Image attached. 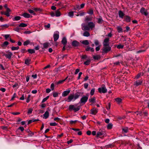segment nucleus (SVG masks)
Instances as JSON below:
<instances>
[{"label": "nucleus", "mask_w": 149, "mask_h": 149, "mask_svg": "<svg viewBox=\"0 0 149 149\" xmlns=\"http://www.w3.org/2000/svg\"><path fill=\"white\" fill-rule=\"evenodd\" d=\"M49 112L47 111H46L43 115V116H44V117H43V118L45 119H47L49 117Z\"/></svg>", "instance_id": "393cba45"}, {"label": "nucleus", "mask_w": 149, "mask_h": 149, "mask_svg": "<svg viewBox=\"0 0 149 149\" xmlns=\"http://www.w3.org/2000/svg\"><path fill=\"white\" fill-rule=\"evenodd\" d=\"M70 89H68V90L64 91L62 93V96L65 97L68 95L70 93Z\"/></svg>", "instance_id": "ddd939ff"}, {"label": "nucleus", "mask_w": 149, "mask_h": 149, "mask_svg": "<svg viewBox=\"0 0 149 149\" xmlns=\"http://www.w3.org/2000/svg\"><path fill=\"white\" fill-rule=\"evenodd\" d=\"M6 52L8 54H6L4 52H2L3 56H5L7 58L10 59L13 55L12 53L11 52L9 51Z\"/></svg>", "instance_id": "0eeeda50"}, {"label": "nucleus", "mask_w": 149, "mask_h": 149, "mask_svg": "<svg viewBox=\"0 0 149 149\" xmlns=\"http://www.w3.org/2000/svg\"><path fill=\"white\" fill-rule=\"evenodd\" d=\"M18 130H19L22 132H23L24 130V128L22 126H20L18 128Z\"/></svg>", "instance_id": "e2e57ef3"}, {"label": "nucleus", "mask_w": 149, "mask_h": 149, "mask_svg": "<svg viewBox=\"0 0 149 149\" xmlns=\"http://www.w3.org/2000/svg\"><path fill=\"white\" fill-rule=\"evenodd\" d=\"M95 26V24L93 22H90L88 23V25L84 26V28L82 29L84 30H89L90 28L92 29L94 28Z\"/></svg>", "instance_id": "7ed1b4c3"}, {"label": "nucleus", "mask_w": 149, "mask_h": 149, "mask_svg": "<svg viewBox=\"0 0 149 149\" xmlns=\"http://www.w3.org/2000/svg\"><path fill=\"white\" fill-rule=\"evenodd\" d=\"M81 94V93L80 92H77L74 95L70 94L68 96L67 99L65 100V101L69 102L73 100V101H74L79 98Z\"/></svg>", "instance_id": "f03ea898"}, {"label": "nucleus", "mask_w": 149, "mask_h": 149, "mask_svg": "<svg viewBox=\"0 0 149 149\" xmlns=\"http://www.w3.org/2000/svg\"><path fill=\"white\" fill-rule=\"evenodd\" d=\"M95 88H93L91 90V92H90V94L91 95H93L95 91Z\"/></svg>", "instance_id": "de8ad7c7"}, {"label": "nucleus", "mask_w": 149, "mask_h": 149, "mask_svg": "<svg viewBox=\"0 0 149 149\" xmlns=\"http://www.w3.org/2000/svg\"><path fill=\"white\" fill-rule=\"evenodd\" d=\"M9 44V43L8 41H5L1 45V46L2 47H6Z\"/></svg>", "instance_id": "c85d7f7f"}, {"label": "nucleus", "mask_w": 149, "mask_h": 149, "mask_svg": "<svg viewBox=\"0 0 149 149\" xmlns=\"http://www.w3.org/2000/svg\"><path fill=\"white\" fill-rule=\"evenodd\" d=\"M31 60L30 59H26L25 60L24 63L27 65H29L31 63Z\"/></svg>", "instance_id": "412c9836"}, {"label": "nucleus", "mask_w": 149, "mask_h": 149, "mask_svg": "<svg viewBox=\"0 0 149 149\" xmlns=\"http://www.w3.org/2000/svg\"><path fill=\"white\" fill-rule=\"evenodd\" d=\"M83 35L84 36L88 37L90 36V34L88 32L86 31L84 33Z\"/></svg>", "instance_id": "58836bf2"}, {"label": "nucleus", "mask_w": 149, "mask_h": 149, "mask_svg": "<svg viewBox=\"0 0 149 149\" xmlns=\"http://www.w3.org/2000/svg\"><path fill=\"white\" fill-rule=\"evenodd\" d=\"M10 35L9 34H6L4 35V36L5 38V39L6 40H7V39L9 37Z\"/></svg>", "instance_id": "69168bd1"}, {"label": "nucleus", "mask_w": 149, "mask_h": 149, "mask_svg": "<svg viewBox=\"0 0 149 149\" xmlns=\"http://www.w3.org/2000/svg\"><path fill=\"white\" fill-rule=\"evenodd\" d=\"M63 135V133H62L61 134H58L57 135V139H60L61 137H62Z\"/></svg>", "instance_id": "4d7b16f0"}, {"label": "nucleus", "mask_w": 149, "mask_h": 149, "mask_svg": "<svg viewBox=\"0 0 149 149\" xmlns=\"http://www.w3.org/2000/svg\"><path fill=\"white\" fill-rule=\"evenodd\" d=\"M85 50L86 51H90L91 52H93L94 51V49L93 48H91L89 46H88L86 48Z\"/></svg>", "instance_id": "a211bd4d"}, {"label": "nucleus", "mask_w": 149, "mask_h": 149, "mask_svg": "<svg viewBox=\"0 0 149 149\" xmlns=\"http://www.w3.org/2000/svg\"><path fill=\"white\" fill-rule=\"evenodd\" d=\"M92 19V17L86 16L85 18V22H88V21H91Z\"/></svg>", "instance_id": "5701e85b"}, {"label": "nucleus", "mask_w": 149, "mask_h": 149, "mask_svg": "<svg viewBox=\"0 0 149 149\" xmlns=\"http://www.w3.org/2000/svg\"><path fill=\"white\" fill-rule=\"evenodd\" d=\"M77 106L76 104L75 105H70L69 106V110L70 111L73 110L74 112H76L79 111L80 109V106H78L77 107H75V106Z\"/></svg>", "instance_id": "20e7f679"}, {"label": "nucleus", "mask_w": 149, "mask_h": 149, "mask_svg": "<svg viewBox=\"0 0 149 149\" xmlns=\"http://www.w3.org/2000/svg\"><path fill=\"white\" fill-rule=\"evenodd\" d=\"M111 104L109 102L107 104V105L106 106V108L107 110L110 109Z\"/></svg>", "instance_id": "5fc2aeb1"}, {"label": "nucleus", "mask_w": 149, "mask_h": 149, "mask_svg": "<svg viewBox=\"0 0 149 149\" xmlns=\"http://www.w3.org/2000/svg\"><path fill=\"white\" fill-rule=\"evenodd\" d=\"M22 16L26 18H29V17H32V16L30 15V14L26 13H23L22 14Z\"/></svg>", "instance_id": "dca6fc26"}, {"label": "nucleus", "mask_w": 149, "mask_h": 149, "mask_svg": "<svg viewBox=\"0 0 149 149\" xmlns=\"http://www.w3.org/2000/svg\"><path fill=\"white\" fill-rule=\"evenodd\" d=\"M53 96L54 97H57L58 96V93L57 92H53Z\"/></svg>", "instance_id": "09e8293b"}, {"label": "nucleus", "mask_w": 149, "mask_h": 149, "mask_svg": "<svg viewBox=\"0 0 149 149\" xmlns=\"http://www.w3.org/2000/svg\"><path fill=\"white\" fill-rule=\"evenodd\" d=\"M27 26V24H26L24 23H22L19 25V27H25Z\"/></svg>", "instance_id": "a18cd8bd"}, {"label": "nucleus", "mask_w": 149, "mask_h": 149, "mask_svg": "<svg viewBox=\"0 0 149 149\" xmlns=\"http://www.w3.org/2000/svg\"><path fill=\"white\" fill-rule=\"evenodd\" d=\"M90 113L94 115H95L98 112V109L96 108H93L91 110Z\"/></svg>", "instance_id": "f8f14e48"}, {"label": "nucleus", "mask_w": 149, "mask_h": 149, "mask_svg": "<svg viewBox=\"0 0 149 149\" xmlns=\"http://www.w3.org/2000/svg\"><path fill=\"white\" fill-rule=\"evenodd\" d=\"M89 102L92 103H94L95 102V97H93V98L89 99Z\"/></svg>", "instance_id": "473e14b6"}, {"label": "nucleus", "mask_w": 149, "mask_h": 149, "mask_svg": "<svg viewBox=\"0 0 149 149\" xmlns=\"http://www.w3.org/2000/svg\"><path fill=\"white\" fill-rule=\"evenodd\" d=\"M21 17L19 16H16L13 18V21H18L21 19Z\"/></svg>", "instance_id": "72a5a7b5"}, {"label": "nucleus", "mask_w": 149, "mask_h": 149, "mask_svg": "<svg viewBox=\"0 0 149 149\" xmlns=\"http://www.w3.org/2000/svg\"><path fill=\"white\" fill-rule=\"evenodd\" d=\"M30 41L29 40H27L24 42L23 45L24 46H27L28 45L30 44Z\"/></svg>", "instance_id": "4c0bfd02"}, {"label": "nucleus", "mask_w": 149, "mask_h": 149, "mask_svg": "<svg viewBox=\"0 0 149 149\" xmlns=\"http://www.w3.org/2000/svg\"><path fill=\"white\" fill-rule=\"evenodd\" d=\"M98 91L99 93H104L107 92V90L105 86L99 88H98Z\"/></svg>", "instance_id": "6e6552de"}, {"label": "nucleus", "mask_w": 149, "mask_h": 149, "mask_svg": "<svg viewBox=\"0 0 149 149\" xmlns=\"http://www.w3.org/2000/svg\"><path fill=\"white\" fill-rule=\"evenodd\" d=\"M123 131L125 133H127L128 132V128L126 127L122 129Z\"/></svg>", "instance_id": "a19ab883"}, {"label": "nucleus", "mask_w": 149, "mask_h": 149, "mask_svg": "<svg viewBox=\"0 0 149 149\" xmlns=\"http://www.w3.org/2000/svg\"><path fill=\"white\" fill-rule=\"evenodd\" d=\"M91 60L90 59H88L86 61L84 62V64L86 65H89L91 63Z\"/></svg>", "instance_id": "c756f323"}, {"label": "nucleus", "mask_w": 149, "mask_h": 149, "mask_svg": "<svg viewBox=\"0 0 149 149\" xmlns=\"http://www.w3.org/2000/svg\"><path fill=\"white\" fill-rule=\"evenodd\" d=\"M50 44L49 43L46 42L43 44V48L45 49L47 48L49 46V45Z\"/></svg>", "instance_id": "7c9ffc66"}, {"label": "nucleus", "mask_w": 149, "mask_h": 149, "mask_svg": "<svg viewBox=\"0 0 149 149\" xmlns=\"http://www.w3.org/2000/svg\"><path fill=\"white\" fill-rule=\"evenodd\" d=\"M33 109L32 108H31L28 109L27 114L28 115L31 114L32 112Z\"/></svg>", "instance_id": "37998d69"}, {"label": "nucleus", "mask_w": 149, "mask_h": 149, "mask_svg": "<svg viewBox=\"0 0 149 149\" xmlns=\"http://www.w3.org/2000/svg\"><path fill=\"white\" fill-rule=\"evenodd\" d=\"M81 59H85L87 58V56L86 55H83L81 57Z\"/></svg>", "instance_id": "774afa93"}, {"label": "nucleus", "mask_w": 149, "mask_h": 149, "mask_svg": "<svg viewBox=\"0 0 149 149\" xmlns=\"http://www.w3.org/2000/svg\"><path fill=\"white\" fill-rule=\"evenodd\" d=\"M115 47H116L117 48L119 49H122L124 47V45H122L121 44H120L117 45H114Z\"/></svg>", "instance_id": "bb28decb"}, {"label": "nucleus", "mask_w": 149, "mask_h": 149, "mask_svg": "<svg viewBox=\"0 0 149 149\" xmlns=\"http://www.w3.org/2000/svg\"><path fill=\"white\" fill-rule=\"evenodd\" d=\"M78 122V121L77 120H75L74 121L73 120H70V124L71 125H72L73 124H75L77 122Z\"/></svg>", "instance_id": "49530a36"}, {"label": "nucleus", "mask_w": 149, "mask_h": 149, "mask_svg": "<svg viewBox=\"0 0 149 149\" xmlns=\"http://www.w3.org/2000/svg\"><path fill=\"white\" fill-rule=\"evenodd\" d=\"M81 43L86 45H87L89 44L88 41L87 40H83L81 42Z\"/></svg>", "instance_id": "c9c22d12"}, {"label": "nucleus", "mask_w": 149, "mask_h": 149, "mask_svg": "<svg viewBox=\"0 0 149 149\" xmlns=\"http://www.w3.org/2000/svg\"><path fill=\"white\" fill-rule=\"evenodd\" d=\"M18 26L16 28L14 29V30L17 32H19L20 30V29Z\"/></svg>", "instance_id": "680f3d73"}, {"label": "nucleus", "mask_w": 149, "mask_h": 149, "mask_svg": "<svg viewBox=\"0 0 149 149\" xmlns=\"http://www.w3.org/2000/svg\"><path fill=\"white\" fill-rule=\"evenodd\" d=\"M27 52L30 54H32L35 52V50L33 49H28L27 50Z\"/></svg>", "instance_id": "cd10ccee"}, {"label": "nucleus", "mask_w": 149, "mask_h": 149, "mask_svg": "<svg viewBox=\"0 0 149 149\" xmlns=\"http://www.w3.org/2000/svg\"><path fill=\"white\" fill-rule=\"evenodd\" d=\"M118 14L119 16L122 19L123 18L125 14L122 11L120 10L118 12Z\"/></svg>", "instance_id": "2eb2a0df"}, {"label": "nucleus", "mask_w": 149, "mask_h": 149, "mask_svg": "<svg viewBox=\"0 0 149 149\" xmlns=\"http://www.w3.org/2000/svg\"><path fill=\"white\" fill-rule=\"evenodd\" d=\"M102 136V137H104L106 136V133L104 130H100L97 133L96 135V137L101 138L100 136Z\"/></svg>", "instance_id": "39448f33"}, {"label": "nucleus", "mask_w": 149, "mask_h": 149, "mask_svg": "<svg viewBox=\"0 0 149 149\" xmlns=\"http://www.w3.org/2000/svg\"><path fill=\"white\" fill-rule=\"evenodd\" d=\"M27 52V50L25 49H22L21 50V52L22 53H24Z\"/></svg>", "instance_id": "8fccbe9b"}, {"label": "nucleus", "mask_w": 149, "mask_h": 149, "mask_svg": "<svg viewBox=\"0 0 149 149\" xmlns=\"http://www.w3.org/2000/svg\"><path fill=\"white\" fill-rule=\"evenodd\" d=\"M63 45H66L67 43V40L66 38L65 37H63L61 41Z\"/></svg>", "instance_id": "4be33fe9"}, {"label": "nucleus", "mask_w": 149, "mask_h": 149, "mask_svg": "<svg viewBox=\"0 0 149 149\" xmlns=\"http://www.w3.org/2000/svg\"><path fill=\"white\" fill-rule=\"evenodd\" d=\"M80 45L79 42L76 40H74L72 42V45L74 47L80 46Z\"/></svg>", "instance_id": "1a4fd4ad"}, {"label": "nucleus", "mask_w": 149, "mask_h": 149, "mask_svg": "<svg viewBox=\"0 0 149 149\" xmlns=\"http://www.w3.org/2000/svg\"><path fill=\"white\" fill-rule=\"evenodd\" d=\"M109 38H106L104 40V47L102 52V54L107 53L109 52L111 50V48L110 47L109 43Z\"/></svg>", "instance_id": "f257e3e1"}, {"label": "nucleus", "mask_w": 149, "mask_h": 149, "mask_svg": "<svg viewBox=\"0 0 149 149\" xmlns=\"http://www.w3.org/2000/svg\"><path fill=\"white\" fill-rule=\"evenodd\" d=\"M88 95L86 94V96L82 97L79 103H83V104H85L88 100Z\"/></svg>", "instance_id": "423d86ee"}, {"label": "nucleus", "mask_w": 149, "mask_h": 149, "mask_svg": "<svg viewBox=\"0 0 149 149\" xmlns=\"http://www.w3.org/2000/svg\"><path fill=\"white\" fill-rule=\"evenodd\" d=\"M115 101L118 104H120L122 102V100L120 97H117L115 99Z\"/></svg>", "instance_id": "b1692460"}, {"label": "nucleus", "mask_w": 149, "mask_h": 149, "mask_svg": "<svg viewBox=\"0 0 149 149\" xmlns=\"http://www.w3.org/2000/svg\"><path fill=\"white\" fill-rule=\"evenodd\" d=\"M2 28H7L9 26V25L7 24L2 25L0 26Z\"/></svg>", "instance_id": "864d4df0"}, {"label": "nucleus", "mask_w": 149, "mask_h": 149, "mask_svg": "<svg viewBox=\"0 0 149 149\" xmlns=\"http://www.w3.org/2000/svg\"><path fill=\"white\" fill-rule=\"evenodd\" d=\"M141 72H140L138 73L137 75H136L134 79H139L141 75Z\"/></svg>", "instance_id": "c03bdc74"}, {"label": "nucleus", "mask_w": 149, "mask_h": 149, "mask_svg": "<svg viewBox=\"0 0 149 149\" xmlns=\"http://www.w3.org/2000/svg\"><path fill=\"white\" fill-rule=\"evenodd\" d=\"M33 9L36 12H39L40 13H41L43 11V9L40 8H34Z\"/></svg>", "instance_id": "6ab92c4d"}, {"label": "nucleus", "mask_w": 149, "mask_h": 149, "mask_svg": "<svg viewBox=\"0 0 149 149\" xmlns=\"http://www.w3.org/2000/svg\"><path fill=\"white\" fill-rule=\"evenodd\" d=\"M59 9L55 11V16L57 17H59L61 15V13L59 11Z\"/></svg>", "instance_id": "a878e982"}, {"label": "nucleus", "mask_w": 149, "mask_h": 149, "mask_svg": "<svg viewBox=\"0 0 149 149\" xmlns=\"http://www.w3.org/2000/svg\"><path fill=\"white\" fill-rule=\"evenodd\" d=\"M54 83H52L51 85V88L52 90H53L54 89Z\"/></svg>", "instance_id": "0e129e2a"}, {"label": "nucleus", "mask_w": 149, "mask_h": 149, "mask_svg": "<svg viewBox=\"0 0 149 149\" xmlns=\"http://www.w3.org/2000/svg\"><path fill=\"white\" fill-rule=\"evenodd\" d=\"M74 13H76V11H70L68 13V15L71 17H72L74 16Z\"/></svg>", "instance_id": "e433bc0d"}, {"label": "nucleus", "mask_w": 149, "mask_h": 149, "mask_svg": "<svg viewBox=\"0 0 149 149\" xmlns=\"http://www.w3.org/2000/svg\"><path fill=\"white\" fill-rule=\"evenodd\" d=\"M112 124L111 123H109L107 125V128L108 129L110 130L112 128Z\"/></svg>", "instance_id": "79ce46f5"}, {"label": "nucleus", "mask_w": 149, "mask_h": 149, "mask_svg": "<svg viewBox=\"0 0 149 149\" xmlns=\"http://www.w3.org/2000/svg\"><path fill=\"white\" fill-rule=\"evenodd\" d=\"M16 102H14L12 103V104H11L10 105H8L7 106V107H12L14 105L16 104Z\"/></svg>", "instance_id": "bf43d9fd"}, {"label": "nucleus", "mask_w": 149, "mask_h": 149, "mask_svg": "<svg viewBox=\"0 0 149 149\" xmlns=\"http://www.w3.org/2000/svg\"><path fill=\"white\" fill-rule=\"evenodd\" d=\"M107 148H111L113 147L114 146L112 144H109L108 145H106L105 146Z\"/></svg>", "instance_id": "603ef678"}, {"label": "nucleus", "mask_w": 149, "mask_h": 149, "mask_svg": "<svg viewBox=\"0 0 149 149\" xmlns=\"http://www.w3.org/2000/svg\"><path fill=\"white\" fill-rule=\"evenodd\" d=\"M31 97V95H29L28 97L26 98V102L27 103H29L30 101V97Z\"/></svg>", "instance_id": "13d9d810"}, {"label": "nucleus", "mask_w": 149, "mask_h": 149, "mask_svg": "<svg viewBox=\"0 0 149 149\" xmlns=\"http://www.w3.org/2000/svg\"><path fill=\"white\" fill-rule=\"evenodd\" d=\"M140 12L142 15H144L146 16H147L148 14L147 11L146 10L145 8L143 7H142L141 8Z\"/></svg>", "instance_id": "9d476101"}, {"label": "nucleus", "mask_w": 149, "mask_h": 149, "mask_svg": "<svg viewBox=\"0 0 149 149\" xmlns=\"http://www.w3.org/2000/svg\"><path fill=\"white\" fill-rule=\"evenodd\" d=\"M125 21L127 22H131V17L128 15H125Z\"/></svg>", "instance_id": "f3484780"}, {"label": "nucleus", "mask_w": 149, "mask_h": 149, "mask_svg": "<svg viewBox=\"0 0 149 149\" xmlns=\"http://www.w3.org/2000/svg\"><path fill=\"white\" fill-rule=\"evenodd\" d=\"M87 13L90 15H93L94 13L93 9L92 8L90 9L87 12Z\"/></svg>", "instance_id": "f704fd0d"}, {"label": "nucleus", "mask_w": 149, "mask_h": 149, "mask_svg": "<svg viewBox=\"0 0 149 149\" xmlns=\"http://www.w3.org/2000/svg\"><path fill=\"white\" fill-rule=\"evenodd\" d=\"M93 57L95 60H98L100 58V56L97 55L95 56L93 55Z\"/></svg>", "instance_id": "2f4dec72"}, {"label": "nucleus", "mask_w": 149, "mask_h": 149, "mask_svg": "<svg viewBox=\"0 0 149 149\" xmlns=\"http://www.w3.org/2000/svg\"><path fill=\"white\" fill-rule=\"evenodd\" d=\"M97 22L99 24H102L103 22V20L102 19V17L100 16L99 18H97Z\"/></svg>", "instance_id": "aec40b11"}, {"label": "nucleus", "mask_w": 149, "mask_h": 149, "mask_svg": "<svg viewBox=\"0 0 149 149\" xmlns=\"http://www.w3.org/2000/svg\"><path fill=\"white\" fill-rule=\"evenodd\" d=\"M34 134L33 132H32L31 131V132H29V133L28 135L29 136H32L33 135H34Z\"/></svg>", "instance_id": "338daca9"}, {"label": "nucleus", "mask_w": 149, "mask_h": 149, "mask_svg": "<svg viewBox=\"0 0 149 149\" xmlns=\"http://www.w3.org/2000/svg\"><path fill=\"white\" fill-rule=\"evenodd\" d=\"M17 95L15 93L12 97L11 100H14V98H15L16 97Z\"/></svg>", "instance_id": "052dcab7"}, {"label": "nucleus", "mask_w": 149, "mask_h": 149, "mask_svg": "<svg viewBox=\"0 0 149 149\" xmlns=\"http://www.w3.org/2000/svg\"><path fill=\"white\" fill-rule=\"evenodd\" d=\"M49 97V96H48L44 98L42 100V103H43L45 102Z\"/></svg>", "instance_id": "3c124183"}, {"label": "nucleus", "mask_w": 149, "mask_h": 149, "mask_svg": "<svg viewBox=\"0 0 149 149\" xmlns=\"http://www.w3.org/2000/svg\"><path fill=\"white\" fill-rule=\"evenodd\" d=\"M58 33H54L53 35L54 41H56L58 39L59 37V32H58Z\"/></svg>", "instance_id": "4468645a"}, {"label": "nucleus", "mask_w": 149, "mask_h": 149, "mask_svg": "<svg viewBox=\"0 0 149 149\" xmlns=\"http://www.w3.org/2000/svg\"><path fill=\"white\" fill-rule=\"evenodd\" d=\"M117 30L118 33L123 32V29L120 26H118L117 27Z\"/></svg>", "instance_id": "ea45409f"}, {"label": "nucleus", "mask_w": 149, "mask_h": 149, "mask_svg": "<svg viewBox=\"0 0 149 149\" xmlns=\"http://www.w3.org/2000/svg\"><path fill=\"white\" fill-rule=\"evenodd\" d=\"M143 82V80L142 79L136 81L134 83V85L136 86H138L141 85Z\"/></svg>", "instance_id": "9b49d317"}, {"label": "nucleus", "mask_w": 149, "mask_h": 149, "mask_svg": "<svg viewBox=\"0 0 149 149\" xmlns=\"http://www.w3.org/2000/svg\"><path fill=\"white\" fill-rule=\"evenodd\" d=\"M58 123H50V125L51 126H55L58 125Z\"/></svg>", "instance_id": "6e6d98bb"}]
</instances>
